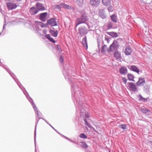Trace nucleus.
Listing matches in <instances>:
<instances>
[{
	"mask_svg": "<svg viewBox=\"0 0 152 152\" xmlns=\"http://www.w3.org/2000/svg\"><path fill=\"white\" fill-rule=\"evenodd\" d=\"M119 45L118 42L117 41H114L108 48V52H113L117 50Z\"/></svg>",
	"mask_w": 152,
	"mask_h": 152,
	"instance_id": "f257e3e1",
	"label": "nucleus"
},
{
	"mask_svg": "<svg viewBox=\"0 0 152 152\" xmlns=\"http://www.w3.org/2000/svg\"><path fill=\"white\" fill-rule=\"evenodd\" d=\"M87 20V18L86 14H82L80 18L77 19L78 23L76 25V26L80 24L85 23Z\"/></svg>",
	"mask_w": 152,
	"mask_h": 152,
	"instance_id": "f03ea898",
	"label": "nucleus"
},
{
	"mask_svg": "<svg viewBox=\"0 0 152 152\" xmlns=\"http://www.w3.org/2000/svg\"><path fill=\"white\" fill-rule=\"evenodd\" d=\"M78 31L80 35L84 36L87 34L88 30L85 27H82L79 28Z\"/></svg>",
	"mask_w": 152,
	"mask_h": 152,
	"instance_id": "7ed1b4c3",
	"label": "nucleus"
},
{
	"mask_svg": "<svg viewBox=\"0 0 152 152\" xmlns=\"http://www.w3.org/2000/svg\"><path fill=\"white\" fill-rule=\"evenodd\" d=\"M7 7L9 10L15 9L17 7L16 4L10 2L7 3Z\"/></svg>",
	"mask_w": 152,
	"mask_h": 152,
	"instance_id": "20e7f679",
	"label": "nucleus"
},
{
	"mask_svg": "<svg viewBox=\"0 0 152 152\" xmlns=\"http://www.w3.org/2000/svg\"><path fill=\"white\" fill-rule=\"evenodd\" d=\"M48 24L51 25L52 26H55L57 25V21L55 18H52L47 21Z\"/></svg>",
	"mask_w": 152,
	"mask_h": 152,
	"instance_id": "39448f33",
	"label": "nucleus"
},
{
	"mask_svg": "<svg viewBox=\"0 0 152 152\" xmlns=\"http://www.w3.org/2000/svg\"><path fill=\"white\" fill-rule=\"evenodd\" d=\"M100 3V0H90V4L93 6L97 7Z\"/></svg>",
	"mask_w": 152,
	"mask_h": 152,
	"instance_id": "423d86ee",
	"label": "nucleus"
},
{
	"mask_svg": "<svg viewBox=\"0 0 152 152\" xmlns=\"http://www.w3.org/2000/svg\"><path fill=\"white\" fill-rule=\"evenodd\" d=\"M48 14L47 12H45L41 14L39 16L40 19L42 21H45L47 19Z\"/></svg>",
	"mask_w": 152,
	"mask_h": 152,
	"instance_id": "0eeeda50",
	"label": "nucleus"
},
{
	"mask_svg": "<svg viewBox=\"0 0 152 152\" xmlns=\"http://www.w3.org/2000/svg\"><path fill=\"white\" fill-rule=\"evenodd\" d=\"M129 87L130 90L133 91L134 92L137 91V88L135 85L133 83H129Z\"/></svg>",
	"mask_w": 152,
	"mask_h": 152,
	"instance_id": "6e6552de",
	"label": "nucleus"
},
{
	"mask_svg": "<svg viewBox=\"0 0 152 152\" xmlns=\"http://www.w3.org/2000/svg\"><path fill=\"white\" fill-rule=\"evenodd\" d=\"M127 68L124 66H121L119 69V72L121 74H125L127 72Z\"/></svg>",
	"mask_w": 152,
	"mask_h": 152,
	"instance_id": "1a4fd4ad",
	"label": "nucleus"
},
{
	"mask_svg": "<svg viewBox=\"0 0 152 152\" xmlns=\"http://www.w3.org/2000/svg\"><path fill=\"white\" fill-rule=\"evenodd\" d=\"M145 82V81L143 78H140L137 83V85L138 86H141L143 85Z\"/></svg>",
	"mask_w": 152,
	"mask_h": 152,
	"instance_id": "9d476101",
	"label": "nucleus"
},
{
	"mask_svg": "<svg viewBox=\"0 0 152 152\" xmlns=\"http://www.w3.org/2000/svg\"><path fill=\"white\" fill-rule=\"evenodd\" d=\"M99 14L100 17L104 19L106 18V15L104 10L100 9L99 10Z\"/></svg>",
	"mask_w": 152,
	"mask_h": 152,
	"instance_id": "9b49d317",
	"label": "nucleus"
},
{
	"mask_svg": "<svg viewBox=\"0 0 152 152\" xmlns=\"http://www.w3.org/2000/svg\"><path fill=\"white\" fill-rule=\"evenodd\" d=\"M38 11L37 9L35 7H31L30 10L29 12L31 15H35L36 14Z\"/></svg>",
	"mask_w": 152,
	"mask_h": 152,
	"instance_id": "f8f14e48",
	"label": "nucleus"
},
{
	"mask_svg": "<svg viewBox=\"0 0 152 152\" xmlns=\"http://www.w3.org/2000/svg\"><path fill=\"white\" fill-rule=\"evenodd\" d=\"M114 56L117 59L120 60L121 56L120 52L118 51H115L114 53Z\"/></svg>",
	"mask_w": 152,
	"mask_h": 152,
	"instance_id": "ddd939ff",
	"label": "nucleus"
},
{
	"mask_svg": "<svg viewBox=\"0 0 152 152\" xmlns=\"http://www.w3.org/2000/svg\"><path fill=\"white\" fill-rule=\"evenodd\" d=\"M103 4L106 6H108L111 4V0H102Z\"/></svg>",
	"mask_w": 152,
	"mask_h": 152,
	"instance_id": "4468645a",
	"label": "nucleus"
},
{
	"mask_svg": "<svg viewBox=\"0 0 152 152\" xmlns=\"http://www.w3.org/2000/svg\"><path fill=\"white\" fill-rule=\"evenodd\" d=\"M132 52V50L131 48L129 47H127L126 48L124 51L126 55H130Z\"/></svg>",
	"mask_w": 152,
	"mask_h": 152,
	"instance_id": "2eb2a0df",
	"label": "nucleus"
},
{
	"mask_svg": "<svg viewBox=\"0 0 152 152\" xmlns=\"http://www.w3.org/2000/svg\"><path fill=\"white\" fill-rule=\"evenodd\" d=\"M50 32L52 35L54 37H56L58 34V31L57 30H53L51 29L50 30Z\"/></svg>",
	"mask_w": 152,
	"mask_h": 152,
	"instance_id": "dca6fc26",
	"label": "nucleus"
},
{
	"mask_svg": "<svg viewBox=\"0 0 152 152\" xmlns=\"http://www.w3.org/2000/svg\"><path fill=\"white\" fill-rule=\"evenodd\" d=\"M37 8L39 10H44V7L42 6L40 3H37L36 4Z\"/></svg>",
	"mask_w": 152,
	"mask_h": 152,
	"instance_id": "f3484780",
	"label": "nucleus"
},
{
	"mask_svg": "<svg viewBox=\"0 0 152 152\" xmlns=\"http://www.w3.org/2000/svg\"><path fill=\"white\" fill-rule=\"evenodd\" d=\"M82 44L84 47L88 48V45L87 43V38L86 36L83 39Z\"/></svg>",
	"mask_w": 152,
	"mask_h": 152,
	"instance_id": "a211bd4d",
	"label": "nucleus"
},
{
	"mask_svg": "<svg viewBox=\"0 0 152 152\" xmlns=\"http://www.w3.org/2000/svg\"><path fill=\"white\" fill-rule=\"evenodd\" d=\"M131 69L138 73H139L140 72V70L137 67H136L135 66H131Z\"/></svg>",
	"mask_w": 152,
	"mask_h": 152,
	"instance_id": "6ab92c4d",
	"label": "nucleus"
},
{
	"mask_svg": "<svg viewBox=\"0 0 152 152\" xmlns=\"http://www.w3.org/2000/svg\"><path fill=\"white\" fill-rule=\"evenodd\" d=\"M107 34L113 37H118V35L116 32H108Z\"/></svg>",
	"mask_w": 152,
	"mask_h": 152,
	"instance_id": "aec40b11",
	"label": "nucleus"
},
{
	"mask_svg": "<svg viewBox=\"0 0 152 152\" xmlns=\"http://www.w3.org/2000/svg\"><path fill=\"white\" fill-rule=\"evenodd\" d=\"M46 38L47 39H48L50 41L53 42L55 43V41L54 40V39L51 38L50 37V34H47L45 36Z\"/></svg>",
	"mask_w": 152,
	"mask_h": 152,
	"instance_id": "412c9836",
	"label": "nucleus"
},
{
	"mask_svg": "<svg viewBox=\"0 0 152 152\" xmlns=\"http://www.w3.org/2000/svg\"><path fill=\"white\" fill-rule=\"evenodd\" d=\"M60 5L62 7L65 9H70L72 8L69 5L64 4L61 3L60 4Z\"/></svg>",
	"mask_w": 152,
	"mask_h": 152,
	"instance_id": "4be33fe9",
	"label": "nucleus"
},
{
	"mask_svg": "<svg viewBox=\"0 0 152 152\" xmlns=\"http://www.w3.org/2000/svg\"><path fill=\"white\" fill-rule=\"evenodd\" d=\"M108 48H107V46L105 45H104L102 47L101 50L102 53H104L106 51H108Z\"/></svg>",
	"mask_w": 152,
	"mask_h": 152,
	"instance_id": "5701e85b",
	"label": "nucleus"
},
{
	"mask_svg": "<svg viewBox=\"0 0 152 152\" xmlns=\"http://www.w3.org/2000/svg\"><path fill=\"white\" fill-rule=\"evenodd\" d=\"M111 18L112 21L114 22H117V17L115 14H113L111 16Z\"/></svg>",
	"mask_w": 152,
	"mask_h": 152,
	"instance_id": "b1692460",
	"label": "nucleus"
},
{
	"mask_svg": "<svg viewBox=\"0 0 152 152\" xmlns=\"http://www.w3.org/2000/svg\"><path fill=\"white\" fill-rule=\"evenodd\" d=\"M128 78L129 80L133 81L134 77L132 74H129L128 75Z\"/></svg>",
	"mask_w": 152,
	"mask_h": 152,
	"instance_id": "393cba45",
	"label": "nucleus"
},
{
	"mask_svg": "<svg viewBox=\"0 0 152 152\" xmlns=\"http://www.w3.org/2000/svg\"><path fill=\"white\" fill-rule=\"evenodd\" d=\"M138 98L140 100L144 102H146L147 101V99L144 98L141 95H140L138 96Z\"/></svg>",
	"mask_w": 152,
	"mask_h": 152,
	"instance_id": "a878e982",
	"label": "nucleus"
},
{
	"mask_svg": "<svg viewBox=\"0 0 152 152\" xmlns=\"http://www.w3.org/2000/svg\"><path fill=\"white\" fill-rule=\"evenodd\" d=\"M140 110L142 113L145 114L149 112V110L145 108L141 109Z\"/></svg>",
	"mask_w": 152,
	"mask_h": 152,
	"instance_id": "bb28decb",
	"label": "nucleus"
},
{
	"mask_svg": "<svg viewBox=\"0 0 152 152\" xmlns=\"http://www.w3.org/2000/svg\"><path fill=\"white\" fill-rule=\"evenodd\" d=\"M81 144V145L82 147L83 148H87L88 147V145H87V144L84 142H80Z\"/></svg>",
	"mask_w": 152,
	"mask_h": 152,
	"instance_id": "cd10ccee",
	"label": "nucleus"
},
{
	"mask_svg": "<svg viewBox=\"0 0 152 152\" xmlns=\"http://www.w3.org/2000/svg\"><path fill=\"white\" fill-rule=\"evenodd\" d=\"M79 137L81 138L86 139L87 137L84 133H81Z\"/></svg>",
	"mask_w": 152,
	"mask_h": 152,
	"instance_id": "c85d7f7f",
	"label": "nucleus"
},
{
	"mask_svg": "<svg viewBox=\"0 0 152 152\" xmlns=\"http://www.w3.org/2000/svg\"><path fill=\"white\" fill-rule=\"evenodd\" d=\"M118 126L123 129H126L127 127L125 124H121Z\"/></svg>",
	"mask_w": 152,
	"mask_h": 152,
	"instance_id": "c756f323",
	"label": "nucleus"
},
{
	"mask_svg": "<svg viewBox=\"0 0 152 152\" xmlns=\"http://www.w3.org/2000/svg\"><path fill=\"white\" fill-rule=\"evenodd\" d=\"M64 59L62 56H61L59 58V61L61 63H62L63 62Z\"/></svg>",
	"mask_w": 152,
	"mask_h": 152,
	"instance_id": "7c9ffc66",
	"label": "nucleus"
},
{
	"mask_svg": "<svg viewBox=\"0 0 152 152\" xmlns=\"http://www.w3.org/2000/svg\"><path fill=\"white\" fill-rule=\"evenodd\" d=\"M84 121L86 123V124L89 127H90V124H89L88 123V122L87 121V120L86 118H85L84 119Z\"/></svg>",
	"mask_w": 152,
	"mask_h": 152,
	"instance_id": "2f4dec72",
	"label": "nucleus"
},
{
	"mask_svg": "<svg viewBox=\"0 0 152 152\" xmlns=\"http://www.w3.org/2000/svg\"><path fill=\"white\" fill-rule=\"evenodd\" d=\"M108 11L110 12H112L113 11V7L112 6H110L108 8Z\"/></svg>",
	"mask_w": 152,
	"mask_h": 152,
	"instance_id": "473e14b6",
	"label": "nucleus"
},
{
	"mask_svg": "<svg viewBox=\"0 0 152 152\" xmlns=\"http://www.w3.org/2000/svg\"><path fill=\"white\" fill-rule=\"evenodd\" d=\"M85 115L86 118H89V114L88 112H86L85 113Z\"/></svg>",
	"mask_w": 152,
	"mask_h": 152,
	"instance_id": "72a5a7b5",
	"label": "nucleus"
},
{
	"mask_svg": "<svg viewBox=\"0 0 152 152\" xmlns=\"http://www.w3.org/2000/svg\"><path fill=\"white\" fill-rule=\"evenodd\" d=\"M122 79L123 81L124 82L125 84H126L127 81V79L125 77H123Z\"/></svg>",
	"mask_w": 152,
	"mask_h": 152,
	"instance_id": "f704fd0d",
	"label": "nucleus"
},
{
	"mask_svg": "<svg viewBox=\"0 0 152 152\" xmlns=\"http://www.w3.org/2000/svg\"><path fill=\"white\" fill-rule=\"evenodd\" d=\"M108 27L109 28V27H111L112 26V25L111 24V23H109L108 25Z\"/></svg>",
	"mask_w": 152,
	"mask_h": 152,
	"instance_id": "c9c22d12",
	"label": "nucleus"
},
{
	"mask_svg": "<svg viewBox=\"0 0 152 152\" xmlns=\"http://www.w3.org/2000/svg\"><path fill=\"white\" fill-rule=\"evenodd\" d=\"M56 7H57L58 8H60V7L59 5H56Z\"/></svg>",
	"mask_w": 152,
	"mask_h": 152,
	"instance_id": "e433bc0d",
	"label": "nucleus"
},
{
	"mask_svg": "<svg viewBox=\"0 0 152 152\" xmlns=\"http://www.w3.org/2000/svg\"><path fill=\"white\" fill-rule=\"evenodd\" d=\"M16 1H21L22 0H15Z\"/></svg>",
	"mask_w": 152,
	"mask_h": 152,
	"instance_id": "4c0bfd02",
	"label": "nucleus"
},
{
	"mask_svg": "<svg viewBox=\"0 0 152 152\" xmlns=\"http://www.w3.org/2000/svg\"><path fill=\"white\" fill-rule=\"evenodd\" d=\"M44 26V24H43V25H42L41 26L42 27H43Z\"/></svg>",
	"mask_w": 152,
	"mask_h": 152,
	"instance_id": "58836bf2",
	"label": "nucleus"
}]
</instances>
